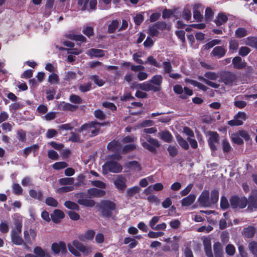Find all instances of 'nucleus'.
I'll use <instances>...</instances> for the list:
<instances>
[{
	"label": "nucleus",
	"mask_w": 257,
	"mask_h": 257,
	"mask_svg": "<svg viewBox=\"0 0 257 257\" xmlns=\"http://www.w3.org/2000/svg\"><path fill=\"white\" fill-rule=\"evenodd\" d=\"M156 132L157 129L155 127L145 128L144 132L146 134L143 135L140 139L142 146L150 152L154 153H156V148H159L160 144L157 139L152 138L148 134H154Z\"/></svg>",
	"instance_id": "f257e3e1"
},
{
	"label": "nucleus",
	"mask_w": 257,
	"mask_h": 257,
	"mask_svg": "<svg viewBox=\"0 0 257 257\" xmlns=\"http://www.w3.org/2000/svg\"><path fill=\"white\" fill-rule=\"evenodd\" d=\"M163 77L161 75H155L152 77L149 82H145L139 85V88L144 91H153L156 92L161 89V85L162 83Z\"/></svg>",
	"instance_id": "f03ea898"
},
{
	"label": "nucleus",
	"mask_w": 257,
	"mask_h": 257,
	"mask_svg": "<svg viewBox=\"0 0 257 257\" xmlns=\"http://www.w3.org/2000/svg\"><path fill=\"white\" fill-rule=\"evenodd\" d=\"M97 206L102 217L114 219L113 211L116 209V205L114 202L109 200H102Z\"/></svg>",
	"instance_id": "7ed1b4c3"
},
{
	"label": "nucleus",
	"mask_w": 257,
	"mask_h": 257,
	"mask_svg": "<svg viewBox=\"0 0 257 257\" xmlns=\"http://www.w3.org/2000/svg\"><path fill=\"white\" fill-rule=\"evenodd\" d=\"M15 228L11 231V236L12 242L15 245H22L24 240L21 236L22 223L19 220H16L14 222Z\"/></svg>",
	"instance_id": "20e7f679"
},
{
	"label": "nucleus",
	"mask_w": 257,
	"mask_h": 257,
	"mask_svg": "<svg viewBox=\"0 0 257 257\" xmlns=\"http://www.w3.org/2000/svg\"><path fill=\"white\" fill-rule=\"evenodd\" d=\"M237 77L236 74L229 71H222L219 73L220 82H222L225 85L232 86L236 84Z\"/></svg>",
	"instance_id": "39448f33"
},
{
	"label": "nucleus",
	"mask_w": 257,
	"mask_h": 257,
	"mask_svg": "<svg viewBox=\"0 0 257 257\" xmlns=\"http://www.w3.org/2000/svg\"><path fill=\"white\" fill-rule=\"evenodd\" d=\"M242 139L245 141H248L250 139V136L248 132L244 130H238L232 133L230 136L231 142L238 145H242L244 144Z\"/></svg>",
	"instance_id": "423d86ee"
},
{
	"label": "nucleus",
	"mask_w": 257,
	"mask_h": 257,
	"mask_svg": "<svg viewBox=\"0 0 257 257\" xmlns=\"http://www.w3.org/2000/svg\"><path fill=\"white\" fill-rule=\"evenodd\" d=\"M230 207L233 209H244L247 205L248 200L245 196H232L229 199Z\"/></svg>",
	"instance_id": "0eeeda50"
},
{
	"label": "nucleus",
	"mask_w": 257,
	"mask_h": 257,
	"mask_svg": "<svg viewBox=\"0 0 257 257\" xmlns=\"http://www.w3.org/2000/svg\"><path fill=\"white\" fill-rule=\"evenodd\" d=\"M87 196L85 192H79L74 195V197L77 199V202L79 204L88 207H93L95 202L93 200L86 199Z\"/></svg>",
	"instance_id": "6e6552de"
},
{
	"label": "nucleus",
	"mask_w": 257,
	"mask_h": 257,
	"mask_svg": "<svg viewBox=\"0 0 257 257\" xmlns=\"http://www.w3.org/2000/svg\"><path fill=\"white\" fill-rule=\"evenodd\" d=\"M246 118V113L239 111L234 116L233 119L228 121L227 124L230 126H240L243 124Z\"/></svg>",
	"instance_id": "1a4fd4ad"
},
{
	"label": "nucleus",
	"mask_w": 257,
	"mask_h": 257,
	"mask_svg": "<svg viewBox=\"0 0 257 257\" xmlns=\"http://www.w3.org/2000/svg\"><path fill=\"white\" fill-rule=\"evenodd\" d=\"M247 208L250 211L257 209V190H252L247 199Z\"/></svg>",
	"instance_id": "9d476101"
},
{
	"label": "nucleus",
	"mask_w": 257,
	"mask_h": 257,
	"mask_svg": "<svg viewBox=\"0 0 257 257\" xmlns=\"http://www.w3.org/2000/svg\"><path fill=\"white\" fill-rule=\"evenodd\" d=\"M209 137L208 140V143L211 150L215 152L216 150V144H218L219 141V134L216 132H209Z\"/></svg>",
	"instance_id": "9b49d317"
},
{
	"label": "nucleus",
	"mask_w": 257,
	"mask_h": 257,
	"mask_svg": "<svg viewBox=\"0 0 257 257\" xmlns=\"http://www.w3.org/2000/svg\"><path fill=\"white\" fill-rule=\"evenodd\" d=\"M108 170L112 173H118L122 171V166L115 161H109L106 163Z\"/></svg>",
	"instance_id": "f8f14e48"
},
{
	"label": "nucleus",
	"mask_w": 257,
	"mask_h": 257,
	"mask_svg": "<svg viewBox=\"0 0 257 257\" xmlns=\"http://www.w3.org/2000/svg\"><path fill=\"white\" fill-rule=\"evenodd\" d=\"M204 7L199 3L194 4V19L201 22L203 19L202 15Z\"/></svg>",
	"instance_id": "ddd939ff"
},
{
	"label": "nucleus",
	"mask_w": 257,
	"mask_h": 257,
	"mask_svg": "<svg viewBox=\"0 0 257 257\" xmlns=\"http://www.w3.org/2000/svg\"><path fill=\"white\" fill-rule=\"evenodd\" d=\"M51 249L55 254H58L61 251L62 253L67 252L66 244L64 241L54 242L51 245Z\"/></svg>",
	"instance_id": "4468645a"
},
{
	"label": "nucleus",
	"mask_w": 257,
	"mask_h": 257,
	"mask_svg": "<svg viewBox=\"0 0 257 257\" xmlns=\"http://www.w3.org/2000/svg\"><path fill=\"white\" fill-rule=\"evenodd\" d=\"M232 64L234 69L239 70L244 69L247 66L245 61L242 60L241 58L239 56H236L233 58Z\"/></svg>",
	"instance_id": "2eb2a0df"
},
{
	"label": "nucleus",
	"mask_w": 257,
	"mask_h": 257,
	"mask_svg": "<svg viewBox=\"0 0 257 257\" xmlns=\"http://www.w3.org/2000/svg\"><path fill=\"white\" fill-rule=\"evenodd\" d=\"M107 149L110 151L119 153L121 150V145L118 141L113 140L108 143Z\"/></svg>",
	"instance_id": "dca6fc26"
},
{
	"label": "nucleus",
	"mask_w": 257,
	"mask_h": 257,
	"mask_svg": "<svg viewBox=\"0 0 257 257\" xmlns=\"http://www.w3.org/2000/svg\"><path fill=\"white\" fill-rule=\"evenodd\" d=\"M226 53V50L222 46H216L213 48L210 55L218 59L223 57Z\"/></svg>",
	"instance_id": "f3484780"
},
{
	"label": "nucleus",
	"mask_w": 257,
	"mask_h": 257,
	"mask_svg": "<svg viewBox=\"0 0 257 257\" xmlns=\"http://www.w3.org/2000/svg\"><path fill=\"white\" fill-rule=\"evenodd\" d=\"M126 178L122 175H120L114 181V184L117 189L123 190L126 187Z\"/></svg>",
	"instance_id": "a211bd4d"
},
{
	"label": "nucleus",
	"mask_w": 257,
	"mask_h": 257,
	"mask_svg": "<svg viewBox=\"0 0 257 257\" xmlns=\"http://www.w3.org/2000/svg\"><path fill=\"white\" fill-rule=\"evenodd\" d=\"M73 245L77 250L82 252L85 255H88L90 252L89 249L77 240H73Z\"/></svg>",
	"instance_id": "6ab92c4d"
},
{
	"label": "nucleus",
	"mask_w": 257,
	"mask_h": 257,
	"mask_svg": "<svg viewBox=\"0 0 257 257\" xmlns=\"http://www.w3.org/2000/svg\"><path fill=\"white\" fill-rule=\"evenodd\" d=\"M124 167L134 172H139L142 170V167L137 161H129L125 163Z\"/></svg>",
	"instance_id": "aec40b11"
},
{
	"label": "nucleus",
	"mask_w": 257,
	"mask_h": 257,
	"mask_svg": "<svg viewBox=\"0 0 257 257\" xmlns=\"http://www.w3.org/2000/svg\"><path fill=\"white\" fill-rule=\"evenodd\" d=\"M58 107L59 109L63 111H70L74 112L77 109L78 106L77 105H75L69 103L62 101L60 102L58 105Z\"/></svg>",
	"instance_id": "412c9836"
},
{
	"label": "nucleus",
	"mask_w": 257,
	"mask_h": 257,
	"mask_svg": "<svg viewBox=\"0 0 257 257\" xmlns=\"http://www.w3.org/2000/svg\"><path fill=\"white\" fill-rule=\"evenodd\" d=\"M228 20V17L224 13L220 12L218 14L213 22L217 26H220L225 24Z\"/></svg>",
	"instance_id": "4be33fe9"
},
{
	"label": "nucleus",
	"mask_w": 257,
	"mask_h": 257,
	"mask_svg": "<svg viewBox=\"0 0 257 257\" xmlns=\"http://www.w3.org/2000/svg\"><path fill=\"white\" fill-rule=\"evenodd\" d=\"M200 203L204 206L209 205V192L208 190L203 191L199 197Z\"/></svg>",
	"instance_id": "5701e85b"
},
{
	"label": "nucleus",
	"mask_w": 257,
	"mask_h": 257,
	"mask_svg": "<svg viewBox=\"0 0 257 257\" xmlns=\"http://www.w3.org/2000/svg\"><path fill=\"white\" fill-rule=\"evenodd\" d=\"M45 250L41 247L37 246L34 248L32 253H27L24 257H44Z\"/></svg>",
	"instance_id": "b1692460"
},
{
	"label": "nucleus",
	"mask_w": 257,
	"mask_h": 257,
	"mask_svg": "<svg viewBox=\"0 0 257 257\" xmlns=\"http://www.w3.org/2000/svg\"><path fill=\"white\" fill-rule=\"evenodd\" d=\"M87 194L90 197H102L105 194V191L95 188H92L87 190Z\"/></svg>",
	"instance_id": "393cba45"
},
{
	"label": "nucleus",
	"mask_w": 257,
	"mask_h": 257,
	"mask_svg": "<svg viewBox=\"0 0 257 257\" xmlns=\"http://www.w3.org/2000/svg\"><path fill=\"white\" fill-rule=\"evenodd\" d=\"M91 58L95 57H101L104 55V51L101 49H98L95 48H91L89 49L86 53Z\"/></svg>",
	"instance_id": "a878e982"
},
{
	"label": "nucleus",
	"mask_w": 257,
	"mask_h": 257,
	"mask_svg": "<svg viewBox=\"0 0 257 257\" xmlns=\"http://www.w3.org/2000/svg\"><path fill=\"white\" fill-rule=\"evenodd\" d=\"M65 217L64 213L59 209H55L54 211L53 214H51V218L53 221L57 223L60 219H63Z\"/></svg>",
	"instance_id": "bb28decb"
},
{
	"label": "nucleus",
	"mask_w": 257,
	"mask_h": 257,
	"mask_svg": "<svg viewBox=\"0 0 257 257\" xmlns=\"http://www.w3.org/2000/svg\"><path fill=\"white\" fill-rule=\"evenodd\" d=\"M246 45L254 48L257 50V37L248 36L244 41Z\"/></svg>",
	"instance_id": "cd10ccee"
},
{
	"label": "nucleus",
	"mask_w": 257,
	"mask_h": 257,
	"mask_svg": "<svg viewBox=\"0 0 257 257\" xmlns=\"http://www.w3.org/2000/svg\"><path fill=\"white\" fill-rule=\"evenodd\" d=\"M255 233V229L253 226H249L243 229L242 234L247 238H252Z\"/></svg>",
	"instance_id": "c85d7f7f"
},
{
	"label": "nucleus",
	"mask_w": 257,
	"mask_h": 257,
	"mask_svg": "<svg viewBox=\"0 0 257 257\" xmlns=\"http://www.w3.org/2000/svg\"><path fill=\"white\" fill-rule=\"evenodd\" d=\"M95 123L96 122L92 121L89 123H84L78 129V132L79 133H82L84 131H87V133L89 134L90 130L95 127Z\"/></svg>",
	"instance_id": "c756f323"
},
{
	"label": "nucleus",
	"mask_w": 257,
	"mask_h": 257,
	"mask_svg": "<svg viewBox=\"0 0 257 257\" xmlns=\"http://www.w3.org/2000/svg\"><path fill=\"white\" fill-rule=\"evenodd\" d=\"M30 196L35 199L39 201H42L43 199V194L41 190H39L38 192L34 189H30L29 191Z\"/></svg>",
	"instance_id": "7c9ffc66"
},
{
	"label": "nucleus",
	"mask_w": 257,
	"mask_h": 257,
	"mask_svg": "<svg viewBox=\"0 0 257 257\" xmlns=\"http://www.w3.org/2000/svg\"><path fill=\"white\" fill-rule=\"evenodd\" d=\"M119 26V22L117 20H113L109 24L107 28V33L112 34L115 33Z\"/></svg>",
	"instance_id": "2f4dec72"
},
{
	"label": "nucleus",
	"mask_w": 257,
	"mask_h": 257,
	"mask_svg": "<svg viewBox=\"0 0 257 257\" xmlns=\"http://www.w3.org/2000/svg\"><path fill=\"white\" fill-rule=\"evenodd\" d=\"M140 187L138 186H135L127 189L126 192V196L127 198L133 197L135 194L138 193L140 191Z\"/></svg>",
	"instance_id": "473e14b6"
},
{
	"label": "nucleus",
	"mask_w": 257,
	"mask_h": 257,
	"mask_svg": "<svg viewBox=\"0 0 257 257\" xmlns=\"http://www.w3.org/2000/svg\"><path fill=\"white\" fill-rule=\"evenodd\" d=\"M67 38L72 40L76 41H80L81 42H86V39L82 35H76L73 34H70L67 36Z\"/></svg>",
	"instance_id": "72a5a7b5"
},
{
	"label": "nucleus",
	"mask_w": 257,
	"mask_h": 257,
	"mask_svg": "<svg viewBox=\"0 0 257 257\" xmlns=\"http://www.w3.org/2000/svg\"><path fill=\"white\" fill-rule=\"evenodd\" d=\"M160 138L165 142L171 143L172 141L173 136L169 131H166L161 133Z\"/></svg>",
	"instance_id": "f704fd0d"
},
{
	"label": "nucleus",
	"mask_w": 257,
	"mask_h": 257,
	"mask_svg": "<svg viewBox=\"0 0 257 257\" xmlns=\"http://www.w3.org/2000/svg\"><path fill=\"white\" fill-rule=\"evenodd\" d=\"M247 30L244 28L239 27L235 31V36L237 38H242L247 35Z\"/></svg>",
	"instance_id": "c9c22d12"
},
{
	"label": "nucleus",
	"mask_w": 257,
	"mask_h": 257,
	"mask_svg": "<svg viewBox=\"0 0 257 257\" xmlns=\"http://www.w3.org/2000/svg\"><path fill=\"white\" fill-rule=\"evenodd\" d=\"M213 250L215 257L222 256V247L219 242H216L214 243Z\"/></svg>",
	"instance_id": "e433bc0d"
},
{
	"label": "nucleus",
	"mask_w": 257,
	"mask_h": 257,
	"mask_svg": "<svg viewBox=\"0 0 257 257\" xmlns=\"http://www.w3.org/2000/svg\"><path fill=\"white\" fill-rule=\"evenodd\" d=\"M214 15V12L210 7L206 8L205 11L204 16V19L205 21L208 22L211 21L213 18Z\"/></svg>",
	"instance_id": "4c0bfd02"
},
{
	"label": "nucleus",
	"mask_w": 257,
	"mask_h": 257,
	"mask_svg": "<svg viewBox=\"0 0 257 257\" xmlns=\"http://www.w3.org/2000/svg\"><path fill=\"white\" fill-rule=\"evenodd\" d=\"M176 138L179 145L184 149L188 150L189 148V144L187 141L184 139L180 135H177Z\"/></svg>",
	"instance_id": "58836bf2"
},
{
	"label": "nucleus",
	"mask_w": 257,
	"mask_h": 257,
	"mask_svg": "<svg viewBox=\"0 0 257 257\" xmlns=\"http://www.w3.org/2000/svg\"><path fill=\"white\" fill-rule=\"evenodd\" d=\"M193 203V194H190L188 196L184 198L181 200V205L182 206L187 207Z\"/></svg>",
	"instance_id": "ea45409f"
},
{
	"label": "nucleus",
	"mask_w": 257,
	"mask_h": 257,
	"mask_svg": "<svg viewBox=\"0 0 257 257\" xmlns=\"http://www.w3.org/2000/svg\"><path fill=\"white\" fill-rule=\"evenodd\" d=\"M39 146L37 144L33 145L30 147H27L24 150V154L27 157L32 152H36L39 149Z\"/></svg>",
	"instance_id": "a19ab883"
},
{
	"label": "nucleus",
	"mask_w": 257,
	"mask_h": 257,
	"mask_svg": "<svg viewBox=\"0 0 257 257\" xmlns=\"http://www.w3.org/2000/svg\"><path fill=\"white\" fill-rule=\"evenodd\" d=\"M248 249L250 252L254 255V256H257V241H251L248 243Z\"/></svg>",
	"instance_id": "79ce46f5"
},
{
	"label": "nucleus",
	"mask_w": 257,
	"mask_h": 257,
	"mask_svg": "<svg viewBox=\"0 0 257 257\" xmlns=\"http://www.w3.org/2000/svg\"><path fill=\"white\" fill-rule=\"evenodd\" d=\"M65 206L69 209L78 211L79 210V206L76 203L71 201H66L64 203Z\"/></svg>",
	"instance_id": "37998d69"
},
{
	"label": "nucleus",
	"mask_w": 257,
	"mask_h": 257,
	"mask_svg": "<svg viewBox=\"0 0 257 257\" xmlns=\"http://www.w3.org/2000/svg\"><path fill=\"white\" fill-rule=\"evenodd\" d=\"M89 78L99 87H101L105 84V81L102 79H100L99 77L97 75H91Z\"/></svg>",
	"instance_id": "c03bdc74"
},
{
	"label": "nucleus",
	"mask_w": 257,
	"mask_h": 257,
	"mask_svg": "<svg viewBox=\"0 0 257 257\" xmlns=\"http://www.w3.org/2000/svg\"><path fill=\"white\" fill-rule=\"evenodd\" d=\"M48 81L51 84H58L59 81V77L57 74L52 73L49 75Z\"/></svg>",
	"instance_id": "a18cd8bd"
},
{
	"label": "nucleus",
	"mask_w": 257,
	"mask_h": 257,
	"mask_svg": "<svg viewBox=\"0 0 257 257\" xmlns=\"http://www.w3.org/2000/svg\"><path fill=\"white\" fill-rule=\"evenodd\" d=\"M24 107V105L20 102H16L9 105V110L11 112H15L16 110L21 109Z\"/></svg>",
	"instance_id": "49530a36"
},
{
	"label": "nucleus",
	"mask_w": 257,
	"mask_h": 257,
	"mask_svg": "<svg viewBox=\"0 0 257 257\" xmlns=\"http://www.w3.org/2000/svg\"><path fill=\"white\" fill-rule=\"evenodd\" d=\"M17 138L18 140L21 142H24L26 141V132L22 129L18 130L17 132Z\"/></svg>",
	"instance_id": "de8ad7c7"
},
{
	"label": "nucleus",
	"mask_w": 257,
	"mask_h": 257,
	"mask_svg": "<svg viewBox=\"0 0 257 257\" xmlns=\"http://www.w3.org/2000/svg\"><path fill=\"white\" fill-rule=\"evenodd\" d=\"M73 178H63L59 180V183L61 185H71L74 183Z\"/></svg>",
	"instance_id": "09e8293b"
},
{
	"label": "nucleus",
	"mask_w": 257,
	"mask_h": 257,
	"mask_svg": "<svg viewBox=\"0 0 257 257\" xmlns=\"http://www.w3.org/2000/svg\"><path fill=\"white\" fill-rule=\"evenodd\" d=\"M251 52V49L246 46L241 47L238 51V54L240 56L245 57Z\"/></svg>",
	"instance_id": "8fccbe9b"
},
{
	"label": "nucleus",
	"mask_w": 257,
	"mask_h": 257,
	"mask_svg": "<svg viewBox=\"0 0 257 257\" xmlns=\"http://www.w3.org/2000/svg\"><path fill=\"white\" fill-rule=\"evenodd\" d=\"M167 151L170 156L175 157L178 154V150L177 147L173 145H169L167 148Z\"/></svg>",
	"instance_id": "3c124183"
},
{
	"label": "nucleus",
	"mask_w": 257,
	"mask_h": 257,
	"mask_svg": "<svg viewBox=\"0 0 257 257\" xmlns=\"http://www.w3.org/2000/svg\"><path fill=\"white\" fill-rule=\"evenodd\" d=\"M219 198V192L217 190H213L211 192L210 200L213 204L216 203Z\"/></svg>",
	"instance_id": "603ef678"
},
{
	"label": "nucleus",
	"mask_w": 257,
	"mask_h": 257,
	"mask_svg": "<svg viewBox=\"0 0 257 257\" xmlns=\"http://www.w3.org/2000/svg\"><path fill=\"white\" fill-rule=\"evenodd\" d=\"M204 76L208 79L216 80L219 77V74L214 72H207L204 74Z\"/></svg>",
	"instance_id": "864d4df0"
},
{
	"label": "nucleus",
	"mask_w": 257,
	"mask_h": 257,
	"mask_svg": "<svg viewBox=\"0 0 257 257\" xmlns=\"http://www.w3.org/2000/svg\"><path fill=\"white\" fill-rule=\"evenodd\" d=\"M46 204L50 206L56 207L58 206V201L52 197H48L46 199Z\"/></svg>",
	"instance_id": "5fc2aeb1"
},
{
	"label": "nucleus",
	"mask_w": 257,
	"mask_h": 257,
	"mask_svg": "<svg viewBox=\"0 0 257 257\" xmlns=\"http://www.w3.org/2000/svg\"><path fill=\"white\" fill-rule=\"evenodd\" d=\"M92 85L91 82H88L83 84L80 85L79 87V90L82 92H86L91 90Z\"/></svg>",
	"instance_id": "6e6d98bb"
},
{
	"label": "nucleus",
	"mask_w": 257,
	"mask_h": 257,
	"mask_svg": "<svg viewBox=\"0 0 257 257\" xmlns=\"http://www.w3.org/2000/svg\"><path fill=\"white\" fill-rule=\"evenodd\" d=\"M148 63L149 64L158 68H160L161 67V64L158 63L156 60L152 56H149L148 57L147 60L145 62V63Z\"/></svg>",
	"instance_id": "4d7b16f0"
},
{
	"label": "nucleus",
	"mask_w": 257,
	"mask_h": 257,
	"mask_svg": "<svg viewBox=\"0 0 257 257\" xmlns=\"http://www.w3.org/2000/svg\"><path fill=\"white\" fill-rule=\"evenodd\" d=\"M60 50H66L68 54H71V55L74 54V55H78L82 52V51L81 50L78 49L77 48L67 49V48H60Z\"/></svg>",
	"instance_id": "13d9d810"
},
{
	"label": "nucleus",
	"mask_w": 257,
	"mask_h": 257,
	"mask_svg": "<svg viewBox=\"0 0 257 257\" xmlns=\"http://www.w3.org/2000/svg\"><path fill=\"white\" fill-rule=\"evenodd\" d=\"M69 100L71 102L76 104H80L82 102V98L76 94H71L70 96Z\"/></svg>",
	"instance_id": "bf43d9fd"
},
{
	"label": "nucleus",
	"mask_w": 257,
	"mask_h": 257,
	"mask_svg": "<svg viewBox=\"0 0 257 257\" xmlns=\"http://www.w3.org/2000/svg\"><path fill=\"white\" fill-rule=\"evenodd\" d=\"M238 43L236 40H231L229 42V48L232 52L236 51L238 48Z\"/></svg>",
	"instance_id": "052dcab7"
},
{
	"label": "nucleus",
	"mask_w": 257,
	"mask_h": 257,
	"mask_svg": "<svg viewBox=\"0 0 257 257\" xmlns=\"http://www.w3.org/2000/svg\"><path fill=\"white\" fill-rule=\"evenodd\" d=\"M13 193L17 195H19L22 194L23 189L21 187L19 184L14 183L13 185Z\"/></svg>",
	"instance_id": "680f3d73"
},
{
	"label": "nucleus",
	"mask_w": 257,
	"mask_h": 257,
	"mask_svg": "<svg viewBox=\"0 0 257 257\" xmlns=\"http://www.w3.org/2000/svg\"><path fill=\"white\" fill-rule=\"evenodd\" d=\"M220 205V208L223 210H225L229 207V204L228 200L225 196L221 197Z\"/></svg>",
	"instance_id": "e2e57ef3"
},
{
	"label": "nucleus",
	"mask_w": 257,
	"mask_h": 257,
	"mask_svg": "<svg viewBox=\"0 0 257 257\" xmlns=\"http://www.w3.org/2000/svg\"><path fill=\"white\" fill-rule=\"evenodd\" d=\"M76 74L73 71H68L65 73L64 79L66 81H70L76 78Z\"/></svg>",
	"instance_id": "0e129e2a"
},
{
	"label": "nucleus",
	"mask_w": 257,
	"mask_h": 257,
	"mask_svg": "<svg viewBox=\"0 0 257 257\" xmlns=\"http://www.w3.org/2000/svg\"><path fill=\"white\" fill-rule=\"evenodd\" d=\"M71 137L69 139V141L73 143H80L81 142L80 138L79 135L74 132H71Z\"/></svg>",
	"instance_id": "69168bd1"
},
{
	"label": "nucleus",
	"mask_w": 257,
	"mask_h": 257,
	"mask_svg": "<svg viewBox=\"0 0 257 257\" xmlns=\"http://www.w3.org/2000/svg\"><path fill=\"white\" fill-rule=\"evenodd\" d=\"M68 164L65 162H59L53 164V168L55 170H60L67 167Z\"/></svg>",
	"instance_id": "338daca9"
},
{
	"label": "nucleus",
	"mask_w": 257,
	"mask_h": 257,
	"mask_svg": "<svg viewBox=\"0 0 257 257\" xmlns=\"http://www.w3.org/2000/svg\"><path fill=\"white\" fill-rule=\"evenodd\" d=\"M225 251L228 255L232 256L235 252V248L232 244H227L225 247Z\"/></svg>",
	"instance_id": "774afa93"
}]
</instances>
